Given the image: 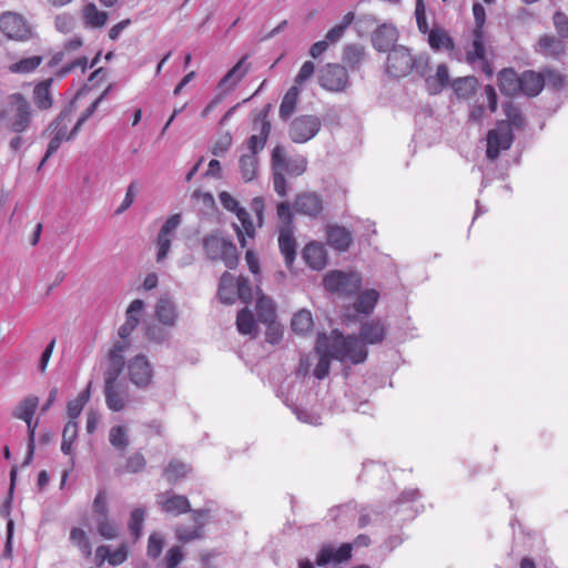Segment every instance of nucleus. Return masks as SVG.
<instances>
[{
	"mask_svg": "<svg viewBox=\"0 0 568 568\" xmlns=\"http://www.w3.org/2000/svg\"><path fill=\"white\" fill-rule=\"evenodd\" d=\"M355 19V13L349 11L347 12L341 20V22L336 26H334L332 29H329L327 31V33L325 34V40L328 42V43H336L338 42L346 29L353 23Z\"/></svg>",
	"mask_w": 568,
	"mask_h": 568,
	"instance_id": "nucleus-45",
	"label": "nucleus"
},
{
	"mask_svg": "<svg viewBox=\"0 0 568 568\" xmlns=\"http://www.w3.org/2000/svg\"><path fill=\"white\" fill-rule=\"evenodd\" d=\"M352 550V544H343L338 548H335L332 544H325L318 550L315 558V564L318 567L339 565L351 559Z\"/></svg>",
	"mask_w": 568,
	"mask_h": 568,
	"instance_id": "nucleus-14",
	"label": "nucleus"
},
{
	"mask_svg": "<svg viewBox=\"0 0 568 568\" xmlns=\"http://www.w3.org/2000/svg\"><path fill=\"white\" fill-rule=\"evenodd\" d=\"M112 89V85L110 84L101 94L100 97L93 102L90 104V106L80 115V118L78 119V121L75 122L74 126H73V134H78L81 126L88 121V119L90 116L93 115V113L97 111L98 106L100 105V103L106 98V95L109 94V92L111 91Z\"/></svg>",
	"mask_w": 568,
	"mask_h": 568,
	"instance_id": "nucleus-53",
	"label": "nucleus"
},
{
	"mask_svg": "<svg viewBox=\"0 0 568 568\" xmlns=\"http://www.w3.org/2000/svg\"><path fill=\"white\" fill-rule=\"evenodd\" d=\"M429 59L425 54L414 57L404 45L394 47L387 54L386 72L389 77L399 79L415 71L424 77L428 71Z\"/></svg>",
	"mask_w": 568,
	"mask_h": 568,
	"instance_id": "nucleus-3",
	"label": "nucleus"
},
{
	"mask_svg": "<svg viewBox=\"0 0 568 568\" xmlns=\"http://www.w3.org/2000/svg\"><path fill=\"white\" fill-rule=\"evenodd\" d=\"M545 87L542 73L527 70L520 75V92L528 97L538 95Z\"/></svg>",
	"mask_w": 568,
	"mask_h": 568,
	"instance_id": "nucleus-25",
	"label": "nucleus"
},
{
	"mask_svg": "<svg viewBox=\"0 0 568 568\" xmlns=\"http://www.w3.org/2000/svg\"><path fill=\"white\" fill-rule=\"evenodd\" d=\"M164 473L170 483H175L180 478L186 476V474L189 473V467L186 464L174 459L171 460L170 464L165 467Z\"/></svg>",
	"mask_w": 568,
	"mask_h": 568,
	"instance_id": "nucleus-54",
	"label": "nucleus"
},
{
	"mask_svg": "<svg viewBox=\"0 0 568 568\" xmlns=\"http://www.w3.org/2000/svg\"><path fill=\"white\" fill-rule=\"evenodd\" d=\"M271 104H267L255 118L253 129L258 131V134L251 135L247 141V154H257L265 148L268 135L271 133V122L268 121V112Z\"/></svg>",
	"mask_w": 568,
	"mask_h": 568,
	"instance_id": "nucleus-11",
	"label": "nucleus"
},
{
	"mask_svg": "<svg viewBox=\"0 0 568 568\" xmlns=\"http://www.w3.org/2000/svg\"><path fill=\"white\" fill-rule=\"evenodd\" d=\"M124 355H110L109 354V365L104 372L103 379L104 382H115L119 381V377L124 368Z\"/></svg>",
	"mask_w": 568,
	"mask_h": 568,
	"instance_id": "nucleus-48",
	"label": "nucleus"
},
{
	"mask_svg": "<svg viewBox=\"0 0 568 568\" xmlns=\"http://www.w3.org/2000/svg\"><path fill=\"white\" fill-rule=\"evenodd\" d=\"M498 88L504 95L514 97L520 92V77L513 69L498 72Z\"/></svg>",
	"mask_w": 568,
	"mask_h": 568,
	"instance_id": "nucleus-26",
	"label": "nucleus"
},
{
	"mask_svg": "<svg viewBox=\"0 0 568 568\" xmlns=\"http://www.w3.org/2000/svg\"><path fill=\"white\" fill-rule=\"evenodd\" d=\"M95 525L98 534L104 539H115L119 536V527L115 521L110 519V516L106 517H95Z\"/></svg>",
	"mask_w": 568,
	"mask_h": 568,
	"instance_id": "nucleus-47",
	"label": "nucleus"
},
{
	"mask_svg": "<svg viewBox=\"0 0 568 568\" xmlns=\"http://www.w3.org/2000/svg\"><path fill=\"white\" fill-rule=\"evenodd\" d=\"M274 191L281 197L287 195V182L284 174L300 176L307 169V159L304 155L286 156L285 150L276 145L271 155Z\"/></svg>",
	"mask_w": 568,
	"mask_h": 568,
	"instance_id": "nucleus-2",
	"label": "nucleus"
},
{
	"mask_svg": "<svg viewBox=\"0 0 568 568\" xmlns=\"http://www.w3.org/2000/svg\"><path fill=\"white\" fill-rule=\"evenodd\" d=\"M227 242L229 240H225L217 233L206 235L203 239V248L206 257L211 261H219L221 252L223 251Z\"/></svg>",
	"mask_w": 568,
	"mask_h": 568,
	"instance_id": "nucleus-36",
	"label": "nucleus"
},
{
	"mask_svg": "<svg viewBox=\"0 0 568 568\" xmlns=\"http://www.w3.org/2000/svg\"><path fill=\"white\" fill-rule=\"evenodd\" d=\"M379 298V293L374 290H365L361 292L355 301L353 308L357 313L369 315L373 313Z\"/></svg>",
	"mask_w": 568,
	"mask_h": 568,
	"instance_id": "nucleus-34",
	"label": "nucleus"
},
{
	"mask_svg": "<svg viewBox=\"0 0 568 568\" xmlns=\"http://www.w3.org/2000/svg\"><path fill=\"white\" fill-rule=\"evenodd\" d=\"M236 217L241 223V226L234 224L237 240L242 247L246 246V239H253L255 236V229L251 219L250 213L243 207L236 212Z\"/></svg>",
	"mask_w": 568,
	"mask_h": 568,
	"instance_id": "nucleus-32",
	"label": "nucleus"
},
{
	"mask_svg": "<svg viewBox=\"0 0 568 568\" xmlns=\"http://www.w3.org/2000/svg\"><path fill=\"white\" fill-rule=\"evenodd\" d=\"M145 303L142 300H133L125 311V323L134 326L135 328L141 323L144 313Z\"/></svg>",
	"mask_w": 568,
	"mask_h": 568,
	"instance_id": "nucleus-50",
	"label": "nucleus"
},
{
	"mask_svg": "<svg viewBox=\"0 0 568 568\" xmlns=\"http://www.w3.org/2000/svg\"><path fill=\"white\" fill-rule=\"evenodd\" d=\"M181 223L182 216L180 213H176L168 217L166 221L161 226L159 234L156 236L158 263L163 262L168 257L171 250L172 240L174 239L175 232L178 227L181 225Z\"/></svg>",
	"mask_w": 568,
	"mask_h": 568,
	"instance_id": "nucleus-12",
	"label": "nucleus"
},
{
	"mask_svg": "<svg viewBox=\"0 0 568 568\" xmlns=\"http://www.w3.org/2000/svg\"><path fill=\"white\" fill-rule=\"evenodd\" d=\"M176 538L183 542H189L203 537L201 527L189 528L186 526H179L175 530Z\"/></svg>",
	"mask_w": 568,
	"mask_h": 568,
	"instance_id": "nucleus-60",
	"label": "nucleus"
},
{
	"mask_svg": "<svg viewBox=\"0 0 568 568\" xmlns=\"http://www.w3.org/2000/svg\"><path fill=\"white\" fill-rule=\"evenodd\" d=\"M514 142V134L506 125V122L499 121L495 129L488 131L486 156L494 161L499 156L501 151L510 149Z\"/></svg>",
	"mask_w": 568,
	"mask_h": 568,
	"instance_id": "nucleus-10",
	"label": "nucleus"
},
{
	"mask_svg": "<svg viewBox=\"0 0 568 568\" xmlns=\"http://www.w3.org/2000/svg\"><path fill=\"white\" fill-rule=\"evenodd\" d=\"M247 55L241 58L232 69L220 80L219 88L232 89L234 88L242 78L248 72V65L246 64Z\"/></svg>",
	"mask_w": 568,
	"mask_h": 568,
	"instance_id": "nucleus-30",
	"label": "nucleus"
},
{
	"mask_svg": "<svg viewBox=\"0 0 568 568\" xmlns=\"http://www.w3.org/2000/svg\"><path fill=\"white\" fill-rule=\"evenodd\" d=\"M415 17L418 30L423 34H428L432 29L427 23L425 4L423 0H416Z\"/></svg>",
	"mask_w": 568,
	"mask_h": 568,
	"instance_id": "nucleus-61",
	"label": "nucleus"
},
{
	"mask_svg": "<svg viewBox=\"0 0 568 568\" xmlns=\"http://www.w3.org/2000/svg\"><path fill=\"white\" fill-rule=\"evenodd\" d=\"M278 247L284 257L285 265L291 267L296 257V241L294 237V231L288 229L280 230Z\"/></svg>",
	"mask_w": 568,
	"mask_h": 568,
	"instance_id": "nucleus-27",
	"label": "nucleus"
},
{
	"mask_svg": "<svg viewBox=\"0 0 568 568\" xmlns=\"http://www.w3.org/2000/svg\"><path fill=\"white\" fill-rule=\"evenodd\" d=\"M277 216L281 221L280 230L288 229L294 231L293 214L291 212V205L288 202H281L277 204Z\"/></svg>",
	"mask_w": 568,
	"mask_h": 568,
	"instance_id": "nucleus-59",
	"label": "nucleus"
},
{
	"mask_svg": "<svg viewBox=\"0 0 568 568\" xmlns=\"http://www.w3.org/2000/svg\"><path fill=\"white\" fill-rule=\"evenodd\" d=\"M428 44L435 50L453 51L455 49V42L448 32L440 27L435 26L428 33Z\"/></svg>",
	"mask_w": 568,
	"mask_h": 568,
	"instance_id": "nucleus-31",
	"label": "nucleus"
},
{
	"mask_svg": "<svg viewBox=\"0 0 568 568\" xmlns=\"http://www.w3.org/2000/svg\"><path fill=\"white\" fill-rule=\"evenodd\" d=\"M70 540L77 545L81 552L85 557H90L92 554V545L89 540L85 531L81 528L74 527L70 531Z\"/></svg>",
	"mask_w": 568,
	"mask_h": 568,
	"instance_id": "nucleus-52",
	"label": "nucleus"
},
{
	"mask_svg": "<svg viewBox=\"0 0 568 568\" xmlns=\"http://www.w3.org/2000/svg\"><path fill=\"white\" fill-rule=\"evenodd\" d=\"M109 14L98 10L94 3H88L82 10L83 23L88 28H102L108 21Z\"/></svg>",
	"mask_w": 568,
	"mask_h": 568,
	"instance_id": "nucleus-35",
	"label": "nucleus"
},
{
	"mask_svg": "<svg viewBox=\"0 0 568 568\" xmlns=\"http://www.w3.org/2000/svg\"><path fill=\"white\" fill-rule=\"evenodd\" d=\"M450 87L458 99L468 100L475 95L479 87V82L476 77L467 75L453 80Z\"/></svg>",
	"mask_w": 568,
	"mask_h": 568,
	"instance_id": "nucleus-28",
	"label": "nucleus"
},
{
	"mask_svg": "<svg viewBox=\"0 0 568 568\" xmlns=\"http://www.w3.org/2000/svg\"><path fill=\"white\" fill-rule=\"evenodd\" d=\"M552 21L559 38H568V16L561 11H556Z\"/></svg>",
	"mask_w": 568,
	"mask_h": 568,
	"instance_id": "nucleus-64",
	"label": "nucleus"
},
{
	"mask_svg": "<svg viewBox=\"0 0 568 568\" xmlns=\"http://www.w3.org/2000/svg\"><path fill=\"white\" fill-rule=\"evenodd\" d=\"M292 331L296 334L305 335L312 331L313 317L310 311L301 310L294 314L291 322Z\"/></svg>",
	"mask_w": 568,
	"mask_h": 568,
	"instance_id": "nucleus-43",
	"label": "nucleus"
},
{
	"mask_svg": "<svg viewBox=\"0 0 568 568\" xmlns=\"http://www.w3.org/2000/svg\"><path fill=\"white\" fill-rule=\"evenodd\" d=\"M39 405V398L34 395L27 396L21 400V403L16 407L13 412V416L18 419H31L37 410Z\"/></svg>",
	"mask_w": 568,
	"mask_h": 568,
	"instance_id": "nucleus-44",
	"label": "nucleus"
},
{
	"mask_svg": "<svg viewBox=\"0 0 568 568\" xmlns=\"http://www.w3.org/2000/svg\"><path fill=\"white\" fill-rule=\"evenodd\" d=\"M144 519L145 510L143 508L138 507L132 510L129 520V529L135 538H140L142 534Z\"/></svg>",
	"mask_w": 568,
	"mask_h": 568,
	"instance_id": "nucleus-55",
	"label": "nucleus"
},
{
	"mask_svg": "<svg viewBox=\"0 0 568 568\" xmlns=\"http://www.w3.org/2000/svg\"><path fill=\"white\" fill-rule=\"evenodd\" d=\"M234 277L225 272L220 280L219 296L222 303L232 304L235 302V295L233 291Z\"/></svg>",
	"mask_w": 568,
	"mask_h": 568,
	"instance_id": "nucleus-49",
	"label": "nucleus"
},
{
	"mask_svg": "<svg viewBox=\"0 0 568 568\" xmlns=\"http://www.w3.org/2000/svg\"><path fill=\"white\" fill-rule=\"evenodd\" d=\"M256 314L260 322L265 324H272L275 320V305L273 301L262 295L256 301Z\"/></svg>",
	"mask_w": 568,
	"mask_h": 568,
	"instance_id": "nucleus-42",
	"label": "nucleus"
},
{
	"mask_svg": "<svg viewBox=\"0 0 568 568\" xmlns=\"http://www.w3.org/2000/svg\"><path fill=\"white\" fill-rule=\"evenodd\" d=\"M385 326L379 320H371L362 324L361 339L366 344H379L385 338Z\"/></svg>",
	"mask_w": 568,
	"mask_h": 568,
	"instance_id": "nucleus-24",
	"label": "nucleus"
},
{
	"mask_svg": "<svg viewBox=\"0 0 568 568\" xmlns=\"http://www.w3.org/2000/svg\"><path fill=\"white\" fill-rule=\"evenodd\" d=\"M106 490L104 488H100L94 497L92 504V511L95 517H106L109 516V509L106 505Z\"/></svg>",
	"mask_w": 568,
	"mask_h": 568,
	"instance_id": "nucleus-58",
	"label": "nucleus"
},
{
	"mask_svg": "<svg viewBox=\"0 0 568 568\" xmlns=\"http://www.w3.org/2000/svg\"><path fill=\"white\" fill-rule=\"evenodd\" d=\"M325 290L344 296L356 294L362 285V276L357 272L331 271L323 280Z\"/></svg>",
	"mask_w": 568,
	"mask_h": 568,
	"instance_id": "nucleus-6",
	"label": "nucleus"
},
{
	"mask_svg": "<svg viewBox=\"0 0 568 568\" xmlns=\"http://www.w3.org/2000/svg\"><path fill=\"white\" fill-rule=\"evenodd\" d=\"M300 90L297 85L291 87L284 94L280 105V118L283 121L290 119L297 109Z\"/></svg>",
	"mask_w": 568,
	"mask_h": 568,
	"instance_id": "nucleus-38",
	"label": "nucleus"
},
{
	"mask_svg": "<svg viewBox=\"0 0 568 568\" xmlns=\"http://www.w3.org/2000/svg\"><path fill=\"white\" fill-rule=\"evenodd\" d=\"M295 212L316 219L323 211V201L315 192L300 193L293 204Z\"/></svg>",
	"mask_w": 568,
	"mask_h": 568,
	"instance_id": "nucleus-17",
	"label": "nucleus"
},
{
	"mask_svg": "<svg viewBox=\"0 0 568 568\" xmlns=\"http://www.w3.org/2000/svg\"><path fill=\"white\" fill-rule=\"evenodd\" d=\"M75 19L69 13L58 14L54 19V27L61 33H69L74 29Z\"/></svg>",
	"mask_w": 568,
	"mask_h": 568,
	"instance_id": "nucleus-62",
	"label": "nucleus"
},
{
	"mask_svg": "<svg viewBox=\"0 0 568 568\" xmlns=\"http://www.w3.org/2000/svg\"><path fill=\"white\" fill-rule=\"evenodd\" d=\"M42 62V58L40 55H33L30 58H24L14 63L11 68L13 72L19 73H29L36 70Z\"/></svg>",
	"mask_w": 568,
	"mask_h": 568,
	"instance_id": "nucleus-57",
	"label": "nucleus"
},
{
	"mask_svg": "<svg viewBox=\"0 0 568 568\" xmlns=\"http://www.w3.org/2000/svg\"><path fill=\"white\" fill-rule=\"evenodd\" d=\"M1 118L6 131L22 134L32 122L31 104L21 93L10 94Z\"/></svg>",
	"mask_w": 568,
	"mask_h": 568,
	"instance_id": "nucleus-4",
	"label": "nucleus"
},
{
	"mask_svg": "<svg viewBox=\"0 0 568 568\" xmlns=\"http://www.w3.org/2000/svg\"><path fill=\"white\" fill-rule=\"evenodd\" d=\"M109 442L116 450L124 452L130 444L126 427L122 425L111 427L109 432Z\"/></svg>",
	"mask_w": 568,
	"mask_h": 568,
	"instance_id": "nucleus-46",
	"label": "nucleus"
},
{
	"mask_svg": "<svg viewBox=\"0 0 568 568\" xmlns=\"http://www.w3.org/2000/svg\"><path fill=\"white\" fill-rule=\"evenodd\" d=\"M128 375L138 388H146L153 378V369L144 355H136L128 363Z\"/></svg>",
	"mask_w": 568,
	"mask_h": 568,
	"instance_id": "nucleus-13",
	"label": "nucleus"
},
{
	"mask_svg": "<svg viewBox=\"0 0 568 568\" xmlns=\"http://www.w3.org/2000/svg\"><path fill=\"white\" fill-rule=\"evenodd\" d=\"M53 79H47L38 83L33 89V102L39 110H48L53 105L51 85Z\"/></svg>",
	"mask_w": 568,
	"mask_h": 568,
	"instance_id": "nucleus-33",
	"label": "nucleus"
},
{
	"mask_svg": "<svg viewBox=\"0 0 568 568\" xmlns=\"http://www.w3.org/2000/svg\"><path fill=\"white\" fill-rule=\"evenodd\" d=\"M103 394L105 405L112 412H121L125 408L129 400V389L125 383L121 381L104 382Z\"/></svg>",
	"mask_w": 568,
	"mask_h": 568,
	"instance_id": "nucleus-15",
	"label": "nucleus"
},
{
	"mask_svg": "<svg viewBox=\"0 0 568 568\" xmlns=\"http://www.w3.org/2000/svg\"><path fill=\"white\" fill-rule=\"evenodd\" d=\"M168 328L169 327H165L162 324H149L145 327V336L152 343L164 344L169 342L171 337Z\"/></svg>",
	"mask_w": 568,
	"mask_h": 568,
	"instance_id": "nucleus-51",
	"label": "nucleus"
},
{
	"mask_svg": "<svg viewBox=\"0 0 568 568\" xmlns=\"http://www.w3.org/2000/svg\"><path fill=\"white\" fill-rule=\"evenodd\" d=\"M471 43L466 49L465 60L468 64L478 67L487 78H491L494 67L487 57L485 31L471 32Z\"/></svg>",
	"mask_w": 568,
	"mask_h": 568,
	"instance_id": "nucleus-8",
	"label": "nucleus"
},
{
	"mask_svg": "<svg viewBox=\"0 0 568 568\" xmlns=\"http://www.w3.org/2000/svg\"><path fill=\"white\" fill-rule=\"evenodd\" d=\"M327 243L338 252H346L352 243V234L344 226L329 224L326 229Z\"/></svg>",
	"mask_w": 568,
	"mask_h": 568,
	"instance_id": "nucleus-22",
	"label": "nucleus"
},
{
	"mask_svg": "<svg viewBox=\"0 0 568 568\" xmlns=\"http://www.w3.org/2000/svg\"><path fill=\"white\" fill-rule=\"evenodd\" d=\"M539 51L548 57L558 58L565 52V43L555 36L545 34L538 40Z\"/></svg>",
	"mask_w": 568,
	"mask_h": 568,
	"instance_id": "nucleus-37",
	"label": "nucleus"
},
{
	"mask_svg": "<svg viewBox=\"0 0 568 568\" xmlns=\"http://www.w3.org/2000/svg\"><path fill=\"white\" fill-rule=\"evenodd\" d=\"M322 122L316 115L304 114L295 118L288 128L290 139L294 143H306L321 130Z\"/></svg>",
	"mask_w": 568,
	"mask_h": 568,
	"instance_id": "nucleus-9",
	"label": "nucleus"
},
{
	"mask_svg": "<svg viewBox=\"0 0 568 568\" xmlns=\"http://www.w3.org/2000/svg\"><path fill=\"white\" fill-rule=\"evenodd\" d=\"M72 118V109L70 106L64 108L55 119L49 124L44 134L50 138L48 148L43 159L40 162L39 169L60 149L63 141H71L78 134H73V128L68 131L69 123Z\"/></svg>",
	"mask_w": 568,
	"mask_h": 568,
	"instance_id": "nucleus-5",
	"label": "nucleus"
},
{
	"mask_svg": "<svg viewBox=\"0 0 568 568\" xmlns=\"http://www.w3.org/2000/svg\"><path fill=\"white\" fill-rule=\"evenodd\" d=\"M398 39V31L393 24H381L372 34L373 47L379 52H389Z\"/></svg>",
	"mask_w": 568,
	"mask_h": 568,
	"instance_id": "nucleus-20",
	"label": "nucleus"
},
{
	"mask_svg": "<svg viewBox=\"0 0 568 568\" xmlns=\"http://www.w3.org/2000/svg\"><path fill=\"white\" fill-rule=\"evenodd\" d=\"M220 260L223 261L225 266L233 270L239 264V253L235 244L229 240L223 251L221 252Z\"/></svg>",
	"mask_w": 568,
	"mask_h": 568,
	"instance_id": "nucleus-56",
	"label": "nucleus"
},
{
	"mask_svg": "<svg viewBox=\"0 0 568 568\" xmlns=\"http://www.w3.org/2000/svg\"><path fill=\"white\" fill-rule=\"evenodd\" d=\"M450 83L448 68L445 63L437 67L435 75L425 79L426 90L432 95L440 93Z\"/></svg>",
	"mask_w": 568,
	"mask_h": 568,
	"instance_id": "nucleus-29",
	"label": "nucleus"
},
{
	"mask_svg": "<svg viewBox=\"0 0 568 568\" xmlns=\"http://www.w3.org/2000/svg\"><path fill=\"white\" fill-rule=\"evenodd\" d=\"M0 30L10 39L26 40L30 36V29L21 16L6 12L0 16Z\"/></svg>",
	"mask_w": 568,
	"mask_h": 568,
	"instance_id": "nucleus-16",
	"label": "nucleus"
},
{
	"mask_svg": "<svg viewBox=\"0 0 568 568\" xmlns=\"http://www.w3.org/2000/svg\"><path fill=\"white\" fill-rule=\"evenodd\" d=\"M158 504L164 513L172 514L174 516L191 511V505L187 497L173 494L172 491L159 494Z\"/></svg>",
	"mask_w": 568,
	"mask_h": 568,
	"instance_id": "nucleus-18",
	"label": "nucleus"
},
{
	"mask_svg": "<svg viewBox=\"0 0 568 568\" xmlns=\"http://www.w3.org/2000/svg\"><path fill=\"white\" fill-rule=\"evenodd\" d=\"M318 85L328 92H344L351 85L347 69L339 63H326L317 72Z\"/></svg>",
	"mask_w": 568,
	"mask_h": 568,
	"instance_id": "nucleus-7",
	"label": "nucleus"
},
{
	"mask_svg": "<svg viewBox=\"0 0 568 568\" xmlns=\"http://www.w3.org/2000/svg\"><path fill=\"white\" fill-rule=\"evenodd\" d=\"M154 316L165 327L173 328L178 324L179 311L174 301L169 296H161L154 307Z\"/></svg>",
	"mask_w": 568,
	"mask_h": 568,
	"instance_id": "nucleus-19",
	"label": "nucleus"
},
{
	"mask_svg": "<svg viewBox=\"0 0 568 568\" xmlns=\"http://www.w3.org/2000/svg\"><path fill=\"white\" fill-rule=\"evenodd\" d=\"M542 77L545 79V85L551 87L555 90L562 89L566 83L565 77L556 70H546Z\"/></svg>",
	"mask_w": 568,
	"mask_h": 568,
	"instance_id": "nucleus-63",
	"label": "nucleus"
},
{
	"mask_svg": "<svg viewBox=\"0 0 568 568\" xmlns=\"http://www.w3.org/2000/svg\"><path fill=\"white\" fill-rule=\"evenodd\" d=\"M303 258L311 268L316 271L323 270L327 264L326 250L317 242H311L304 247Z\"/></svg>",
	"mask_w": 568,
	"mask_h": 568,
	"instance_id": "nucleus-21",
	"label": "nucleus"
},
{
	"mask_svg": "<svg viewBox=\"0 0 568 568\" xmlns=\"http://www.w3.org/2000/svg\"><path fill=\"white\" fill-rule=\"evenodd\" d=\"M365 59L364 47L357 43L346 44L343 49L342 61L347 71L355 72L362 67Z\"/></svg>",
	"mask_w": 568,
	"mask_h": 568,
	"instance_id": "nucleus-23",
	"label": "nucleus"
},
{
	"mask_svg": "<svg viewBox=\"0 0 568 568\" xmlns=\"http://www.w3.org/2000/svg\"><path fill=\"white\" fill-rule=\"evenodd\" d=\"M503 111L507 118L505 121L506 125H508L511 131L513 129L521 130L525 128L526 119L517 105H515L513 102H506L503 105Z\"/></svg>",
	"mask_w": 568,
	"mask_h": 568,
	"instance_id": "nucleus-40",
	"label": "nucleus"
},
{
	"mask_svg": "<svg viewBox=\"0 0 568 568\" xmlns=\"http://www.w3.org/2000/svg\"><path fill=\"white\" fill-rule=\"evenodd\" d=\"M241 176L245 182L256 179L258 173V158L253 154H242L239 160Z\"/></svg>",
	"mask_w": 568,
	"mask_h": 568,
	"instance_id": "nucleus-39",
	"label": "nucleus"
},
{
	"mask_svg": "<svg viewBox=\"0 0 568 568\" xmlns=\"http://www.w3.org/2000/svg\"><path fill=\"white\" fill-rule=\"evenodd\" d=\"M236 327L237 331L243 335H256V321L254 318L253 313L250 310L243 308L237 313Z\"/></svg>",
	"mask_w": 568,
	"mask_h": 568,
	"instance_id": "nucleus-41",
	"label": "nucleus"
},
{
	"mask_svg": "<svg viewBox=\"0 0 568 568\" xmlns=\"http://www.w3.org/2000/svg\"><path fill=\"white\" fill-rule=\"evenodd\" d=\"M315 349L318 354H325L331 359L339 362L349 361L352 364H361L367 358V349L354 335L344 336L337 329L329 335H317Z\"/></svg>",
	"mask_w": 568,
	"mask_h": 568,
	"instance_id": "nucleus-1",
	"label": "nucleus"
}]
</instances>
